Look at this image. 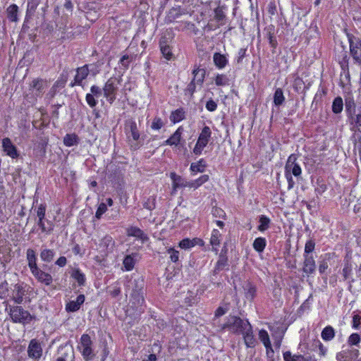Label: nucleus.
<instances>
[{
  "label": "nucleus",
  "mask_w": 361,
  "mask_h": 361,
  "mask_svg": "<svg viewBox=\"0 0 361 361\" xmlns=\"http://www.w3.org/2000/svg\"><path fill=\"white\" fill-rule=\"evenodd\" d=\"M183 127L181 126H179L167 140L164 141L162 145L178 147L181 144V142L183 140Z\"/></svg>",
  "instance_id": "17"
},
{
  "label": "nucleus",
  "mask_w": 361,
  "mask_h": 361,
  "mask_svg": "<svg viewBox=\"0 0 361 361\" xmlns=\"http://www.w3.org/2000/svg\"><path fill=\"white\" fill-rule=\"evenodd\" d=\"M348 118L351 120V124H353L354 127L361 133V113L354 114Z\"/></svg>",
  "instance_id": "58"
},
{
  "label": "nucleus",
  "mask_w": 361,
  "mask_h": 361,
  "mask_svg": "<svg viewBox=\"0 0 361 361\" xmlns=\"http://www.w3.org/2000/svg\"><path fill=\"white\" fill-rule=\"evenodd\" d=\"M124 130L130 149L131 151L139 149L143 145V140L141 139L136 122L134 120L127 121Z\"/></svg>",
  "instance_id": "2"
},
{
  "label": "nucleus",
  "mask_w": 361,
  "mask_h": 361,
  "mask_svg": "<svg viewBox=\"0 0 361 361\" xmlns=\"http://www.w3.org/2000/svg\"><path fill=\"white\" fill-rule=\"evenodd\" d=\"M126 234L129 237H135L142 242L147 241L149 238L145 232L137 226H131L126 229Z\"/></svg>",
  "instance_id": "25"
},
{
  "label": "nucleus",
  "mask_w": 361,
  "mask_h": 361,
  "mask_svg": "<svg viewBox=\"0 0 361 361\" xmlns=\"http://www.w3.org/2000/svg\"><path fill=\"white\" fill-rule=\"evenodd\" d=\"M18 6L15 4H11L6 9L7 18L11 22H18Z\"/></svg>",
  "instance_id": "39"
},
{
  "label": "nucleus",
  "mask_w": 361,
  "mask_h": 361,
  "mask_svg": "<svg viewBox=\"0 0 361 361\" xmlns=\"http://www.w3.org/2000/svg\"><path fill=\"white\" fill-rule=\"evenodd\" d=\"M197 83L194 81H190L186 88L185 89V94L189 95L191 98L193 97L194 93L196 92Z\"/></svg>",
  "instance_id": "63"
},
{
  "label": "nucleus",
  "mask_w": 361,
  "mask_h": 361,
  "mask_svg": "<svg viewBox=\"0 0 361 361\" xmlns=\"http://www.w3.org/2000/svg\"><path fill=\"white\" fill-rule=\"evenodd\" d=\"M26 261L30 271L35 279L40 283L47 286H50L53 282L52 276L42 271L37 264V257L36 251L32 248L26 250Z\"/></svg>",
  "instance_id": "1"
},
{
  "label": "nucleus",
  "mask_w": 361,
  "mask_h": 361,
  "mask_svg": "<svg viewBox=\"0 0 361 361\" xmlns=\"http://www.w3.org/2000/svg\"><path fill=\"white\" fill-rule=\"evenodd\" d=\"M345 108L348 118L355 114L356 104L353 97L345 98Z\"/></svg>",
  "instance_id": "45"
},
{
  "label": "nucleus",
  "mask_w": 361,
  "mask_h": 361,
  "mask_svg": "<svg viewBox=\"0 0 361 361\" xmlns=\"http://www.w3.org/2000/svg\"><path fill=\"white\" fill-rule=\"evenodd\" d=\"M285 173H289L291 176L299 177L302 173V169L298 163L296 162V158L290 155L285 166Z\"/></svg>",
  "instance_id": "16"
},
{
  "label": "nucleus",
  "mask_w": 361,
  "mask_h": 361,
  "mask_svg": "<svg viewBox=\"0 0 361 361\" xmlns=\"http://www.w3.org/2000/svg\"><path fill=\"white\" fill-rule=\"evenodd\" d=\"M214 18L219 23L217 27L225 24L226 14L221 6H217L214 10Z\"/></svg>",
  "instance_id": "42"
},
{
  "label": "nucleus",
  "mask_w": 361,
  "mask_h": 361,
  "mask_svg": "<svg viewBox=\"0 0 361 361\" xmlns=\"http://www.w3.org/2000/svg\"><path fill=\"white\" fill-rule=\"evenodd\" d=\"M285 101V97L281 88H277L274 94V103L276 106H281Z\"/></svg>",
  "instance_id": "51"
},
{
  "label": "nucleus",
  "mask_w": 361,
  "mask_h": 361,
  "mask_svg": "<svg viewBox=\"0 0 361 361\" xmlns=\"http://www.w3.org/2000/svg\"><path fill=\"white\" fill-rule=\"evenodd\" d=\"M157 197L155 195L149 196L144 202L143 207L149 211H152L156 208Z\"/></svg>",
  "instance_id": "53"
},
{
  "label": "nucleus",
  "mask_w": 361,
  "mask_h": 361,
  "mask_svg": "<svg viewBox=\"0 0 361 361\" xmlns=\"http://www.w3.org/2000/svg\"><path fill=\"white\" fill-rule=\"evenodd\" d=\"M55 255L56 252L54 250L44 248L41 250L39 256L42 262L49 263L54 259Z\"/></svg>",
  "instance_id": "41"
},
{
  "label": "nucleus",
  "mask_w": 361,
  "mask_h": 361,
  "mask_svg": "<svg viewBox=\"0 0 361 361\" xmlns=\"http://www.w3.org/2000/svg\"><path fill=\"white\" fill-rule=\"evenodd\" d=\"M71 278L75 280L78 286H85L86 284V276L85 273L78 267L72 268L70 271Z\"/></svg>",
  "instance_id": "23"
},
{
  "label": "nucleus",
  "mask_w": 361,
  "mask_h": 361,
  "mask_svg": "<svg viewBox=\"0 0 361 361\" xmlns=\"http://www.w3.org/2000/svg\"><path fill=\"white\" fill-rule=\"evenodd\" d=\"M259 224L257 226L258 231L264 232L269 228L271 220L266 215H261L259 218Z\"/></svg>",
  "instance_id": "48"
},
{
  "label": "nucleus",
  "mask_w": 361,
  "mask_h": 361,
  "mask_svg": "<svg viewBox=\"0 0 361 361\" xmlns=\"http://www.w3.org/2000/svg\"><path fill=\"white\" fill-rule=\"evenodd\" d=\"M114 241L113 238L109 235H106L104 236L99 244V247L102 249V250H107L110 245H114Z\"/></svg>",
  "instance_id": "50"
},
{
  "label": "nucleus",
  "mask_w": 361,
  "mask_h": 361,
  "mask_svg": "<svg viewBox=\"0 0 361 361\" xmlns=\"http://www.w3.org/2000/svg\"><path fill=\"white\" fill-rule=\"evenodd\" d=\"M184 14L185 12L180 6L173 7L169 10L166 19L169 23H172Z\"/></svg>",
  "instance_id": "35"
},
{
  "label": "nucleus",
  "mask_w": 361,
  "mask_h": 361,
  "mask_svg": "<svg viewBox=\"0 0 361 361\" xmlns=\"http://www.w3.org/2000/svg\"><path fill=\"white\" fill-rule=\"evenodd\" d=\"M267 245V240L265 238L257 237L255 239L252 246L254 250L257 252H262Z\"/></svg>",
  "instance_id": "47"
},
{
  "label": "nucleus",
  "mask_w": 361,
  "mask_h": 361,
  "mask_svg": "<svg viewBox=\"0 0 361 361\" xmlns=\"http://www.w3.org/2000/svg\"><path fill=\"white\" fill-rule=\"evenodd\" d=\"M48 87V82L46 79L36 78L29 84V90L35 96V97H42L45 90Z\"/></svg>",
  "instance_id": "12"
},
{
  "label": "nucleus",
  "mask_w": 361,
  "mask_h": 361,
  "mask_svg": "<svg viewBox=\"0 0 361 361\" xmlns=\"http://www.w3.org/2000/svg\"><path fill=\"white\" fill-rule=\"evenodd\" d=\"M63 142L66 147H71L78 145L80 142V138L75 133H67L63 137Z\"/></svg>",
  "instance_id": "36"
},
{
  "label": "nucleus",
  "mask_w": 361,
  "mask_h": 361,
  "mask_svg": "<svg viewBox=\"0 0 361 361\" xmlns=\"http://www.w3.org/2000/svg\"><path fill=\"white\" fill-rule=\"evenodd\" d=\"M360 341V336L357 333H353L348 338V344L350 345H358Z\"/></svg>",
  "instance_id": "61"
},
{
  "label": "nucleus",
  "mask_w": 361,
  "mask_h": 361,
  "mask_svg": "<svg viewBox=\"0 0 361 361\" xmlns=\"http://www.w3.org/2000/svg\"><path fill=\"white\" fill-rule=\"evenodd\" d=\"M331 108H332V111L336 114H340L342 112V111L343 109V99L340 96H338L336 98H334V99L333 100V102H332Z\"/></svg>",
  "instance_id": "49"
},
{
  "label": "nucleus",
  "mask_w": 361,
  "mask_h": 361,
  "mask_svg": "<svg viewBox=\"0 0 361 361\" xmlns=\"http://www.w3.org/2000/svg\"><path fill=\"white\" fill-rule=\"evenodd\" d=\"M203 244L204 241L201 238H195L191 240L186 238L179 242L178 247L181 249L188 250L193 247L196 245H202Z\"/></svg>",
  "instance_id": "29"
},
{
  "label": "nucleus",
  "mask_w": 361,
  "mask_h": 361,
  "mask_svg": "<svg viewBox=\"0 0 361 361\" xmlns=\"http://www.w3.org/2000/svg\"><path fill=\"white\" fill-rule=\"evenodd\" d=\"M336 332L333 326L328 325L325 326L321 333V337L324 341H330L335 337Z\"/></svg>",
  "instance_id": "44"
},
{
  "label": "nucleus",
  "mask_w": 361,
  "mask_h": 361,
  "mask_svg": "<svg viewBox=\"0 0 361 361\" xmlns=\"http://www.w3.org/2000/svg\"><path fill=\"white\" fill-rule=\"evenodd\" d=\"M130 298L132 303L136 307L142 306V305L145 303L143 292L132 290Z\"/></svg>",
  "instance_id": "43"
},
{
  "label": "nucleus",
  "mask_w": 361,
  "mask_h": 361,
  "mask_svg": "<svg viewBox=\"0 0 361 361\" xmlns=\"http://www.w3.org/2000/svg\"><path fill=\"white\" fill-rule=\"evenodd\" d=\"M43 353L42 343L36 339L30 340L27 347V355L30 358L37 360L41 358Z\"/></svg>",
  "instance_id": "13"
},
{
  "label": "nucleus",
  "mask_w": 361,
  "mask_h": 361,
  "mask_svg": "<svg viewBox=\"0 0 361 361\" xmlns=\"http://www.w3.org/2000/svg\"><path fill=\"white\" fill-rule=\"evenodd\" d=\"M6 311L8 312L11 321L16 324H26L30 323L33 319V317L29 311L24 310L20 305H6Z\"/></svg>",
  "instance_id": "4"
},
{
  "label": "nucleus",
  "mask_w": 361,
  "mask_h": 361,
  "mask_svg": "<svg viewBox=\"0 0 361 361\" xmlns=\"http://www.w3.org/2000/svg\"><path fill=\"white\" fill-rule=\"evenodd\" d=\"M41 0H27V14L33 13L35 12L37 6L40 4Z\"/></svg>",
  "instance_id": "60"
},
{
  "label": "nucleus",
  "mask_w": 361,
  "mask_h": 361,
  "mask_svg": "<svg viewBox=\"0 0 361 361\" xmlns=\"http://www.w3.org/2000/svg\"><path fill=\"white\" fill-rule=\"evenodd\" d=\"M108 293L112 298H116L117 296H118L121 293L119 283L118 282H115L114 283H113L109 288Z\"/></svg>",
  "instance_id": "59"
},
{
  "label": "nucleus",
  "mask_w": 361,
  "mask_h": 361,
  "mask_svg": "<svg viewBox=\"0 0 361 361\" xmlns=\"http://www.w3.org/2000/svg\"><path fill=\"white\" fill-rule=\"evenodd\" d=\"M164 125L165 123L161 117L155 116L152 121L150 128L153 130H159L164 126Z\"/></svg>",
  "instance_id": "54"
},
{
  "label": "nucleus",
  "mask_w": 361,
  "mask_h": 361,
  "mask_svg": "<svg viewBox=\"0 0 361 361\" xmlns=\"http://www.w3.org/2000/svg\"><path fill=\"white\" fill-rule=\"evenodd\" d=\"M185 109L180 107L171 111L169 119L173 124H176L185 119Z\"/></svg>",
  "instance_id": "32"
},
{
  "label": "nucleus",
  "mask_w": 361,
  "mask_h": 361,
  "mask_svg": "<svg viewBox=\"0 0 361 361\" xmlns=\"http://www.w3.org/2000/svg\"><path fill=\"white\" fill-rule=\"evenodd\" d=\"M47 206L45 204H40L37 209V216L38 217L37 225L40 228L42 233L50 234L54 230V224L52 221L47 220V226L45 225L44 219L46 216Z\"/></svg>",
  "instance_id": "11"
},
{
  "label": "nucleus",
  "mask_w": 361,
  "mask_h": 361,
  "mask_svg": "<svg viewBox=\"0 0 361 361\" xmlns=\"http://www.w3.org/2000/svg\"><path fill=\"white\" fill-rule=\"evenodd\" d=\"M167 254L169 255L170 261L173 263H177L179 261L180 252L174 247H169L166 250Z\"/></svg>",
  "instance_id": "55"
},
{
  "label": "nucleus",
  "mask_w": 361,
  "mask_h": 361,
  "mask_svg": "<svg viewBox=\"0 0 361 361\" xmlns=\"http://www.w3.org/2000/svg\"><path fill=\"white\" fill-rule=\"evenodd\" d=\"M107 211V205L106 203L102 202L99 204L95 212V218L100 219L102 215Z\"/></svg>",
  "instance_id": "64"
},
{
  "label": "nucleus",
  "mask_w": 361,
  "mask_h": 361,
  "mask_svg": "<svg viewBox=\"0 0 361 361\" xmlns=\"http://www.w3.org/2000/svg\"><path fill=\"white\" fill-rule=\"evenodd\" d=\"M207 167V161L204 159L201 158L196 162L191 163L190 166V171L192 176L197 173H203Z\"/></svg>",
  "instance_id": "28"
},
{
  "label": "nucleus",
  "mask_w": 361,
  "mask_h": 361,
  "mask_svg": "<svg viewBox=\"0 0 361 361\" xmlns=\"http://www.w3.org/2000/svg\"><path fill=\"white\" fill-rule=\"evenodd\" d=\"M76 74L73 78V80L71 82L69 86L73 87L75 86H82V82L85 80L89 73V65L85 64L82 66L78 67L75 70Z\"/></svg>",
  "instance_id": "14"
},
{
  "label": "nucleus",
  "mask_w": 361,
  "mask_h": 361,
  "mask_svg": "<svg viewBox=\"0 0 361 361\" xmlns=\"http://www.w3.org/2000/svg\"><path fill=\"white\" fill-rule=\"evenodd\" d=\"M348 43L350 54L355 63L361 66V39L345 30Z\"/></svg>",
  "instance_id": "8"
},
{
  "label": "nucleus",
  "mask_w": 361,
  "mask_h": 361,
  "mask_svg": "<svg viewBox=\"0 0 361 361\" xmlns=\"http://www.w3.org/2000/svg\"><path fill=\"white\" fill-rule=\"evenodd\" d=\"M221 240L222 235L220 231L216 228H214L211 233L209 244L212 245V251L216 255H218L219 247L221 245Z\"/></svg>",
  "instance_id": "20"
},
{
  "label": "nucleus",
  "mask_w": 361,
  "mask_h": 361,
  "mask_svg": "<svg viewBox=\"0 0 361 361\" xmlns=\"http://www.w3.org/2000/svg\"><path fill=\"white\" fill-rule=\"evenodd\" d=\"M247 348H255L257 344V340L253 334L252 327L251 324L246 328L241 334Z\"/></svg>",
  "instance_id": "22"
},
{
  "label": "nucleus",
  "mask_w": 361,
  "mask_h": 361,
  "mask_svg": "<svg viewBox=\"0 0 361 361\" xmlns=\"http://www.w3.org/2000/svg\"><path fill=\"white\" fill-rule=\"evenodd\" d=\"M259 339L264 346L271 345V341L268 332L265 329H261L259 331Z\"/></svg>",
  "instance_id": "57"
},
{
  "label": "nucleus",
  "mask_w": 361,
  "mask_h": 361,
  "mask_svg": "<svg viewBox=\"0 0 361 361\" xmlns=\"http://www.w3.org/2000/svg\"><path fill=\"white\" fill-rule=\"evenodd\" d=\"M170 178L172 180V193H175L180 188H185L187 183L181 176L176 174L175 172L170 173Z\"/></svg>",
  "instance_id": "24"
},
{
  "label": "nucleus",
  "mask_w": 361,
  "mask_h": 361,
  "mask_svg": "<svg viewBox=\"0 0 361 361\" xmlns=\"http://www.w3.org/2000/svg\"><path fill=\"white\" fill-rule=\"evenodd\" d=\"M341 274L343 276V281H348L350 283V287H351V284L355 281L353 279V264L351 259L350 257H345L344 259L343 267L342 269Z\"/></svg>",
  "instance_id": "15"
},
{
  "label": "nucleus",
  "mask_w": 361,
  "mask_h": 361,
  "mask_svg": "<svg viewBox=\"0 0 361 361\" xmlns=\"http://www.w3.org/2000/svg\"><path fill=\"white\" fill-rule=\"evenodd\" d=\"M174 35L172 32H165L159 39V48L162 57L167 61H174L176 56L173 53Z\"/></svg>",
  "instance_id": "3"
},
{
  "label": "nucleus",
  "mask_w": 361,
  "mask_h": 361,
  "mask_svg": "<svg viewBox=\"0 0 361 361\" xmlns=\"http://www.w3.org/2000/svg\"><path fill=\"white\" fill-rule=\"evenodd\" d=\"M214 82L217 86H225L228 84V78L226 75L218 73L214 78Z\"/></svg>",
  "instance_id": "62"
},
{
  "label": "nucleus",
  "mask_w": 361,
  "mask_h": 361,
  "mask_svg": "<svg viewBox=\"0 0 361 361\" xmlns=\"http://www.w3.org/2000/svg\"><path fill=\"white\" fill-rule=\"evenodd\" d=\"M212 214L215 218H220L224 220H226L227 216L225 211L216 206H214L212 209Z\"/></svg>",
  "instance_id": "56"
},
{
  "label": "nucleus",
  "mask_w": 361,
  "mask_h": 361,
  "mask_svg": "<svg viewBox=\"0 0 361 361\" xmlns=\"http://www.w3.org/2000/svg\"><path fill=\"white\" fill-rule=\"evenodd\" d=\"M338 62L344 73H349V57L346 51H343L342 54L338 56Z\"/></svg>",
  "instance_id": "40"
},
{
  "label": "nucleus",
  "mask_w": 361,
  "mask_h": 361,
  "mask_svg": "<svg viewBox=\"0 0 361 361\" xmlns=\"http://www.w3.org/2000/svg\"><path fill=\"white\" fill-rule=\"evenodd\" d=\"M135 255L136 254L128 255L124 257L123 260V270L130 271L134 269L136 262Z\"/></svg>",
  "instance_id": "37"
},
{
  "label": "nucleus",
  "mask_w": 361,
  "mask_h": 361,
  "mask_svg": "<svg viewBox=\"0 0 361 361\" xmlns=\"http://www.w3.org/2000/svg\"><path fill=\"white\" fill-rule=\"evenodd\" d=\"M85 300V295L80 294L77 296L75 300H70L66 304L65 309L68 312H75L80 310L81 305Z\"/></svg>",
  "instance_id": "21"
},
{
  "label": "nucleus",
  "mask_w": 361,
  "mask_h": 361,
  "mask_svg": "<svg viewBox=\"0 0 361 361\" xmlns=\"http://www.w3.org/2000/svg\"><path fill=\"white\" fill-rule=\"evenodd\" d=\"M229 267V260L228 256H219L218 259L214 265V271L219 273V271L226 269Z\"/></svg>",
  "instance_id": "33"
},
{
  "label": "nucleus",
  "mask_w": 361,
  "mask_h": 361,
  "mask_svg": "<svg viewBox=\"0 0 361 361\" xmlns=\"http://www.w3.org/2000/svg\"><path fill=\"white\" fill-rule=\"evenodd\" d=\"M59 357H62L67 361L68 357L71 355L72 359L75 357L74 350L72 347L68 348L67 344H61L59 346L57 350Z\"/></svg>",
  "instance_id": "31"
},
{
  "label": "nucleus",
  "mask_w": 361,
  "mask_h": 361,
  "mask_svg": "<svg viewBox=\"0 0 361 361\" xmlns=\"http://www.w3.org/2000/svg\"><path fill=\"white\" fill-rule=\"evenodd\" d=\"M302 271L307 276L313 274L316 271V262L313 255H303Z\"/></svg>",
  "instance_id": "19"
},
{
  "label": "nucleus",
  "mask_w": 361,
  "mask_h": 361,
  "mask_svg": "<svg viewBox=\"0 0 361 361\" xmlns=\"http://www.w3.org/2000/svg\"><path fill=\"white\" fill-rule=\"evenodd\" d=\"M30 287L23 282L17 283L11 286V294L8 301H13L14 303L20 305L28 298V290Z\"/></svg>",
  "instance_id": "6"
},
{
  "label": "nucleus",
  "mask_w": 361,
  "mask_h": 361,
  "mask_svg": "<svg viewBox=\"0 0 361 361\" xmlns=\"http://www.w3.org/2000/svg\"><path fill=\"white\" fill-rule=\"evenodd\" d=\"M92 345L93 342L90 336L87 334H83L80 338L77 348L85 361H90L94 358L95 354Z\"/></svg>",
  "instance_id": "7"
},
{
  "label": "nucleus",
  "mask_w": 361,
  "mask_h": 361,
  "mask_svg": "<svg viewBox=\"0 0 361 361\" xmlns=\"http://www.w3.org/2000/svg\"><path fill=\"white\" fill-rule=\"evenodd\" d=\"M212 130L208 126H204L200 133L197 140L192 149V153L196 156L202 154L204 149L207 146L212 138Z\"/></svg>",
  "instance_id": "10"
},
{
  "label": "nucleus",
  "mask_w": 361,
  "mask_h": 361,
  "mask_svg": "<svg viewBox=\"0 0 361 361\" xmlns=\"http://www.w3.org/2000/svg\"><path fill=\"white\" fill-rule=\"evenodd\" d=\"M275 26L272 24H270L264 27L266 37L268 39L269 45L273 49H276L278 46V42L275 37Z\"/></svg>",
  "instance_id": "27"
},
{
  "label": "nucleus",
  "mask_w": 361,
  "mask_h": 361,
  "mask_svg": "<svg viewBox=\"0 0 361 361\" xmlns=\"http://www.w3.org/2000/svg\"><path fill=\"white\" fill-rule=\"evenodd\" d=\"M315 241L313 239H309L306 241L304 248L303 255H313L312 252L315 249Z\"/></svg>",
  "instance_id": "52"
},
{
  "label": "nucleus",
  "mask_w": 361,
  "mask_h": 361,
  "mask_svg": "<svg viewBox=\"0 0 361 361\" xmlns=\"http://www.w3.org/2000/svg\"><path fill=\"white\" fill-rule=\"evenodd\" d=\"M2 147L4 152L11 158L16 159L19 157L16 147L12 143L9 137H4L2 140Z\"/></svg>",
  "instance_id": "18"
},
{
  "label": "nucleus",
  "mask_w": 361,
  "mask_h": 361,
  "mask_svg": "<svg viewBox=\"0 0 361 361\" xmlns=\"http://www.w3.org/2000/svg\"><path fill=\"white\" fill-rule=\"evenodd\" d=\"M119 84L120 80L118 78L111 77L106 80L102 87L104 97L110 104H112L116 99Z\"/></svg>",
  "instance_id": "9"
},
{
  "label": "nucleus",
  "mask_w": 361,
  "mask_h": 361,
  "mask_svg": "<svg viewBox=\"0 0 361 361\" xmlns=\"http://www.w3.org/2000/svg\"><path fill=\"white\" fill-rule=\"evenodd\" d=\"M213 61L214 65L219 69L224 68L228 62L227 57L224 54L218 52L214 54Z\"/></svg>",
  "instance_id": "34"
},
{
  "label": "nucleus",
  "mask_w": 361,
  "mask_h": 361,
  "mask_svg": "<svg viewBox=\"0 0 361 361\" xmlns=\"http://www.w3.org/2000/svg\"><path fill=\"white\" fill-rule=\"evenodd\" d=\"M244 290L245 298L251 302L253 301L257 295L256 286L251 282H248L246 284Z\"/></svg>",
  "instance_id": "38"
},
{
  "label": "nucleus",
  "mask_w": 361,
  "mask_h": 361,
  "mask_svg": "<svg viewBox=\"0 0 361 361\" xmlns=\"http://www.w3.org/2000/svg\"><path fill=\"white\" fill-rule=\"evenodd\" d=\"M248 320H243L238 316L230 315L226 322L220 326V330L224 331L228 330L236 334H241L250 325Z\"/></svg>",
  "instance_id": "5"
},
{
  "label": "nucleus",
  "mask_w": 361,
  "mask_h": 361,
  "mask_svg": "<svg viewBox=\"0 0 361 361\" xmlns=\"http://www.w3.org/2000/svg\"><path fill=\"white\" fill-rule=\"evenodd\" d=\"M209 180V176L207 174H204L196 178L195 180L187 181L185 184L186 188H192L196 190L202 186L205 183L208 182Z\"/></svg>",
  "instance_id": "30"
},
{
  "label": "nucleus",
  "mask_w": 361,
  "mask_h": 361,
  "mask_svg": "<svg viewBox=\"0 0 361 361\" xmlns=\"http://www.w3.org/2000/svg\"><path fill=\"white\" fill-rule=\"evenodd\" d=\"M192 73L193 75L192 81L196 82L197 85L202 86L204 81L206 70L200 68V66L195 65Z\"/></svg>",
  "instance_id": "26"
},
{
  "label": "nucleus",
  "mask_w": 361,
  "mask_h": 361,
  "mask_svg": "<svg viewBox=\"0 0 361 361\" xmlns=\"http://www.w3.org/2000/svg\"><path fill=\"white\" fill-rule=\"evenodd\" d=\"M11 294V286H9L8 283L6 281H4L0 283V298L1 299H6L8 300ZM8 301H5L4 304L8 303Z\"/></svg>",
  "instance_id": "46"
}]
</instances>
